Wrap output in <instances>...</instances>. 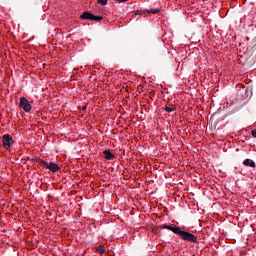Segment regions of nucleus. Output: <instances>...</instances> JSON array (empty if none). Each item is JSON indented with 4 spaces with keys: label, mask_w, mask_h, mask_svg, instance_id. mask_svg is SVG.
<instances>
[{
    "label": "nucleus",
    "mask_w": 256,
    "mask_h": 256,
    "mask_svg": "<svg viewBox=\"0 0 256 256\" xmlns=\"http://www.w3.org/2000/svg\"><path fill=\"white\" fill-rule=\"evenodd\" d=\"M92 21H97V23L103 21V17L102 16H92Z\"/></svg>",
    "instance_id": "nucleus-10"
},
{
    "label": "nucleus",
    "mask_w": 256,
    "mask_h": 256,
    "mask_svg": "<svg viewBox=\"0 0 256 256\" xmlns=\"http://www.w3.org/2000/svg\"><path fill=\"white\" fill-rule=\"evenodd\" d=\"M108 1L109 0H98L97 3H99V5L105 6V5H107Z\"/></svg>",
    "instance_id": "nucleus-12"
},
{
    "label": "nucleus",
    "mask_w": 256,
    "mask_h": 256,
    "mask_svg": "<svg viewBox=\"0 0 256 256\" xmlns=\"http://www.w3.org/2000/svg\"><path fill=\"white\" fill-rule=\"evenodd\" d=\"M103 154L105 155V159H107V161H113V159H115V154L111 153L109 150H104Z\"/></svg>",
    "instance_id": "nucleus-5"
},
{
    "label": "nucleus",
    "mask_w": 256,
    "mask_h": 256,
    "mask_svg": "<svg viewBox=\"0 0 256 256\" xmlns=\"http://www.w3.org/2000/svg\"><path fill=\"white\" fill-rule=\"evenodd\" d=\"M251 135H252V137H254L256 139V130H252Z\"/></svg>",
    "instance_id": "nucleus-14"
},
{
    "label": "nucleus",
    "mask_w": 256,
    "mask_h": 256,
    "mask_svg": "<svg viewBox=\"0 0 256 256\" xmlns=\"http://www.w3.org/2000/svg\"><path fill=\"white\" fill-rule=\"evenodd\" d=\"M87 109V106L82 107V111H85Z\"/></svg>",
    "instance_id": "nucleus-16"
},
{
    "label": "nucleus",
    "mask_w": 256,
    "mask_h": 256,
    "mask_svg": "<svg viewBox=\"0 0 256 256\" xmlns=\"http://www.w3.org/2000/svg\"><path fill=\"white\" fill-rule=\"evenodd\" d=\"M176 235H179L183 241H189L190 243H197V236L195 234H191L187 231L181 230V228H178L176 230Z\"/></svg>",
    "instance_id": "nucleus-1"
},
{
    "label": "nucleus",
    "mask_w": 256,
    "mask_h": 256,
    "mask_svg": "<svg viewBox=\"0 0 256 256\" xmlns=\"http://www.w3.org/2000/svg\"><path fill=\"white\" fill-rule=\"evenodd\" d=\"M162 229H168V231H172V233H175L177 235V231H179V227L175 226H169V225H163Z\"/></svg>",
    "instance_id": "nucleus-7"
},
{
    "label": "nucleus",
    "mask_w": 256,
    "mask_h": 256,
    "mask_svg": "<svg viewBox=\"0 0 256 256\" xmlns=\"http://www.w3.org/2000/svg\"><path fill=\"white\" fill-rule=\"evenodd\" d=\"M2 143H3L4 149H10L11 145H13V137H11V135L9 134H5L2 137Z\"/></svg>",
    "instance_id": "nucleus-4"
},
{
    "label": "nucleus",
    "mask_w": 256,
    "mask_h": 256,
    "mask_svg": "<svg viewBox=\"0 0 256 256\" xmlns=\"http://www.w3.org/2000/svg\"><path fill=\"white\" fill-rule=\"evenodd\" d=\"M98 252L100 253V255H103V253H105V249H103V248L98 249Z\"/></svg>",
    "instance_id": "nucleus-15"
},
{
    "label": "nucleus",
    "mask_w": 256,
    "mask_h": 256,
    "mask_svg": "<svg viewBox=\"0 0 256 256\" xmlns=\"http://www.w3.org/2000/svg\"><path fill=\"white\" fill-rule=\"evenodd\" d=\"M147 13H152V15H157V13H161L160 9H150V10H146Z\"/></svg>",
    "instance_id": "nucleus-9"
},
{
    "label": "nucleus",
    "mask_w": 256,
    "mask_h": 256,
    "mask_svg": "<svg viewBox=\"0 0 256 256\" xmlns=\"http://www.w3.org/2000/svg\"><path fill=\"white\" fill-rule=\"evenodd\" d=\"M164 111H166L167 113H173V111H175V108H171V107H164Z\"/></svg>",
    "instance_id": "nucleus-11"
},
{
    "label": "nucleus",
    "mask_w": 256,
    "mask_h": 256,
    "mask_svg": "<svg viewBox=\"0 0 256 256\" xmlns=\"http://www.w3.org/2000/svg\"><path fill=\"white\" fill-rule=\"evenodd\" d=\"M20 109H23L26 113H29L31 111V104L29 103V100L25 97L20 98V103H19Z\"/></svg>",
    "instance_id": "nucleus-3"
},
{
    "label": "nucleus",
    "mask_w": 256,
    "mask_h": 256,
    "mask_svg": "<svg viewBox=\"0 0 256 256\" xmlns=\"http://www.w3.org/2000/svg\"><path fill=\"white\" fill-rule=\"evenodd\" d=\"M38 164L41 167H45L46 169H49V171H51L52 173H57V171L61 170V167H59V165H57L55 162L47 163L42 159H38Z\"/></svg>",
    "instance_id": "nucleus-2"
},
{
    "label": "nucleus",
    "mask_w": 256,
    "mask_h": 256,
    "mask_svg": "<svg viewBox=\"0 0 256 256\" xmlns=\"http://www.w3.org/2000/svg\"><path fill=\"white\" fill-rule=\"evenodd\" d=\"M114 1H116V3H127V1L129 0H114Z\"/></svg>",
    "instance_id": "nucleus-13"
},
{
    "label": "nucleus",
    "mask_w": 256,
    "mask_h": 256,
    "mask_svg": "<svg viewBox=\"0 0 256 256\" xmlns=\"http://www.w3.org/2000/svg\"><path fill=\"white\" fill-rule=\"evenodd\" d=\"M243 165H245V167H255V161L246 159L244 160Z\"/></svg>",
    "instance_id": "nucleus-8"
},
{
    "label": "nucleus",
    "mask_w": 256,
    "mask_h": 256,
    "mask_svg": "<svg viewBox=\"0 0 256 256\" xmlns=\"http://www.w3.org/2000/svg\"><path fill=\"white\" fill-rule=\"evenodd\" d=\"M80 19H88L89 21H93V13L90 12H83L80 16Z\"/></svg>",
    "instance_id": "nucleus-6"
}]
</instances>
